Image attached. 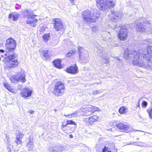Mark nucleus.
Instances as JSON below:
<instances>
[{"instance_id":"nucleus-1","label":"nucleus","mask_w":152,"mask_h":152,"mask_svg":"<svg viewBox=\"0 0 152 152\" xmlns=\"http://www.w3.org/2000/svg\"><path fill=\"white\" fill-rule=\"evenodd\" d=\"M142 53L135 50H130L128 49L125 50L123 57L128 62L132 61L133 64L148 69H152V57H149L145 55L142 59Z\"/></svg>"},{"instance_id":"nucleus-2","label":"nucleus","mask_w":152,"mask_h":152,"mask_svg":"<svg viewBox=\"0 0 152 152\" xmlns=\"http://www.w3.org/2000/svg\"><path fill=\"white\" fill-rule=\"evenodd\" d=\"M94 12H91L88 10L83 12L82 17L84 21L88 23L95 22L96 19L100 16V13L97 10H94Z\"/></svg>"},{"instance_id":"nucleus-3","label":"nucleus","mask_w":152,"mask_h":152,"mask_svg":"<svg viewBox=\"0 0 152 152\" xmlns=\"http://www.w3.org/2000/svg\"><path fill=\"white\" fill-rule=\"evenodd\" d=\"M97 7L102 10L111 9L115 6L116 2L114 0H96Z\"/></svg>"},{"instance_id":"nucleus-4","label":"nucleus","mask_w":152,"mask_h":152,"mask_svg":"<svg viewBox=\"0 0 152 152\" xmlns=\"http://www.w3.org/2000/svg\"><path fill=\"white\" fill-rule=\"evenodd\" d=\"M4 54L5 56H7V57H4V59L5 61L10 65L8 66L9 67L12 68L18 65V60L15 58L14 55L9 54V55L8 56L7 53H5Z\"/></svg>"},{"instance_id":"nucleus-5","label":"nucleus","mask_w":152,"mask_h":152,"mask_svg":"<svg viewBox=\"0 0 152 152\" xmlns=\"http://www.w3.org/2000/svg\"><path fill=\"white\" fill-rule=\"evenodd\" d=\"M65 89L64 84L61 82H58L54 86L53 93L56 96H60L64 93Z\"/></svg>"},{"instance_id":"nucleus-6","label":"nucleus","mask_w":152,"mask_h":152,"mask_svg":"<svg viewBox=\"0 0 152 152\" xmlns=\"http://www.w3.org/2000/svg\"><path fill=\"white\" fill-rule=\"evenodd\" d=\"M25 77V72L22 70L17 74L12 76L10 78V80L12 83H16L18 82L24 83L26 80Z\"/></svg>"},{"instance_id":"nucleus-7","label":"nucleus","mask_w":152,"mask_h":152,"mask_svg":"<svg viewBox=\"0 0 152 152\" xmlns=\"http://www.w3.org/2000/svg\"><path fill=\"white\" fill-rule=\"evenodd\" d=\"M16 43L15 41L11 38H9L6 40L5 44L7 53H13L16 47Z\"/></svg>"},{"instance_id":"nucleus-8","label":"nucleus","mask_w":152,"mask_h":152,"mask_svg":"<svg viewBox=\"0 0 152 152\" xmlns=\"http://www.w3.org/2000/svg\"><path fill=\"white\" fill-rule=\"evenodd\" d=\"M97 52L101 58V59L100 61L102 64H107L108 63V61L106 57L107 53L104 51L103 48L99 47L98 48ZM106 66H107V64H106Z\"/></svg>"},{"instance_id":"nucleus-9","label":"nucleus","mask_w":152,"mask_h":152,"mask_svg":"<svg viewBox=\"0 0 152 152\" xmlns=\"http://www.w3.org/2000/svg\"><path fill=\"white\" fill-rule=\"evenodd\" d=\"M128 29L125 26H121L118 34V37L121 40L124 41L127 39Z\"/></svg>"},{"instance_id":"nucleus-10","label":"nucleus","mask_w":152,"mask_h":152,"mask_svg":"<svg viewBox=\"0 0 152 152\" xmlns=\"http://www.w3.org/2000/svg\"><path fill=\"white\" fill-rule=\"evenodd\" d=\"M53 23L54 24L53 28L55 31H58L64 28L63 24L60 19L53 18L52 20Z\"/></svg>"},{"instance_id":"nucleus-11","label":"nucleus","mask_w":152,"mask_h":152,"mask_svg":"<svg viewBox=\"0 0 152 152\" xmlns=\"http://www.w3.org/2000/svg\"><path fill=\"white\" fill-rule=\"evenodd\" d=\"M111 12L112 17L110 18V20L112 22H116L123 15V14L119 12H115L114 11L111 10Z\"/></svg>"},{"instance_id":"nucleus-12","label":"nucleus","mask_w":152,"mask_h":152,"mask_svg":"<svg viewBox=\"0 0 152 152\" xmlns=\"http://www.w3.org/2000/svg\"><path fill=\"white\" fill-rule=\"evenodd\" d=\"M65 146L61 145H55L53 147H50L48 151L50 152H62L65 150Z\"/></svg>"},{"instance_id":"nucleus-13","label":"nucleus","mask_w":152,"mask_h":152,"mask_svg":"<svg viewBox=\"0 0 152 152\" xmlns=\"http://www.w3.org/2000/svg\"><path fill=\"white\" fill-rule=\"evenodd\" d=\"M117 129L120 131L125 132H128L130 131V127L128 125L120 123L116 125Z\"/></svg>"},{"instance_id":"nucleus-14","label":"nucleus","mask_w":152,"mask_h":152,"mask_svg":"<svg viewBox=\"0 0 152 152\" xmlns=\"http://www.w3.org/2000/svg\"><path fill=\"white\" fill-rule=\"evenodd\" d=\"M32 91L28 88H24L20 93L21 96L25 98L30 96L31 95Z\"/></svg>"},{"instance_id":"nucleus-15","label":"nucleus","mask_w":152,"mask_h":152,"mask_svg":"<svg viewBox=\"0 0 152 152\" xmlns=\"http://www.w3.org/2000/svg\"><path fill=\"white\" fill-rule=\"evenodd\" d=\"M16 138L15 142L17 145H19L22 143V139L24 136V134L20 132H18L16 134Z\"/></svg>"},{"instance_id":"nucleus-16","label":"nucleus","mask_w":152,"mask_h":152,"mask_svg":"<svg viewBox=\"0 0 152 152\" xmlns=\"http://www.w3.org/2000/svg\"><path fill=\"white\" fill-rule=\"evenodd\" d=\"M3 85L4 87L9 91L13 94H15L17 93V90L12 87L10 86V85L7 83L6 82L4 83Z\"/></svg>"},{"instance_id":"nucleus-17","label":"nucleus","mask_w":152,"mask_h":152,"mask_svg":"<svg viewBox=\"0 0 152 152\" xmlns=\"http://www.w3.org/2000/svg\"><path fill=\"white\" fill-rule=\"evenodd\" d=\"M78 69L76 65L75 66H70L67 68L66 72L69 73L75 74L77 73Z\"/></svg>"},{"instance_id":"nucleus-18","label":"nucleus","mask_w":152,"mask_h":152,"mask_svg":"<svg viewBox=\"0 0 152 152\" xmlns=\"http://www.w3.org/2000/svg\"><path fill=\"white\" fill-rule=\"evenodd\" d=\"M146 49V52L147 53L146 54L145 53H143L141 52L140 51H138L140 52V53H142V59H143V56H145V55H147V56H149V57H152V45H150L148 46L147 48ZM135 51L136 50H135Z\"/></svg>"},{"instance_id":"nucleus-19","label":"nucleus","mask_w":152,"mask_h":152,"mask_svg":"<svg viewBox=\"0 0 152 152\" xmlns=\"http://www.w3.org/2000/svg\"><path fill=\"white\" fill-rule=\"evenodd\" d=\"M38 20L35 18L34 17L32 16L31 17H28L27 20L26 21V23L27 24H32L33 23L32 26L33 27H34L36 25L34 23L37 22Z\"/></svg>"},{"instance_id":"nucleus-20","label":"nucleus","mask_w":152,"mask_h":152,"mask_svg":"<svg viewBox=\"0 0 152 152\" xmlns=\"http://www.w3.org/2000/svg\"><path fill=\"white\" fill-rule=\"evenodd\" d=\"M80 60L81 62L83 63L88 62V54H83L79 55Z\"/></svg>"},{"instance_id":"nucleus-21","label":"nucleus","mask_w":152,"mask_h":152,"mask_svg":"<svg viewBox=\"0 0 152 152\" xmlns=\"http://www.w3.org/2000/svg\"><path fill=\"white\" fill-rule=\"evenodd\" d=\"M26 147L29 149V150H32L33 149L34 147L33 139L31 136L29 137Z\"/></svg>"},{"instance_id":"nucleus-22","label":"nucleus","mask_w":152,"mask_h":152,"mask_svg":"<svg viewBox=\"0 0 152 152\" xmlns=\"http://www.w3.org/2000/svg\"><path fill=\"white\" fill-rule=\"evenodd\" d=\"M61 61L60 59H56L53 61V63L55 67L56 68L61 69L62 66L61 65Z\"/></svg>"},{"instance_id":"nucleus-23","label":"nucleus","mask_w":152,"mask_h":152,"mask_svg":"<svg viewBox=\"0 0 152 152\" xmlns=\"http://www.w3.org/2000/svg\"><path fill=\"white\" fill-rule=\"evenodd\" d=\"M136 28L138 31L143 32L146 30V28L141 23H137Z\"/></svg>"},{"instance_id":"nucleus-24","label":"nucleus","mask_w":152,"mask_h":152,"mask_svg":"<svg viewBox=\"0 0 152 152\" xmlns=\"http://www.w3.org/2000/svg\"><path fill=\"white\" fill-rule=\"evenodd\" d=\"M90 118V125H92L94 122L98 121L99 120V117L94 115L89 118Z\"/></svg>"},{"instance_id":"nucleus-25","label":"nucleus","mask_w":152,"mask_h":152,"mask_svg":"<svg viewBox=\"0 0 152 152\" xmlns=\"http://www.w3.org/2000/svg\"><path fill=\"white\" fill-rule=\"evenodd\" d=\"M92 107L93 106L92 105H90L87 106L85 107V111L86 115H91L92 113Z\"/></svg>"},{"instance_id":"nucleus-26","label":"nucleus","mask_w":152,"mask_h":152,"mask_svg":"<svg viewBox=\"0 0 152 152\" xmlns=\"http://www.w3.org/2000/svg\"><path fill=\"white\" fill-rule=\"evenodd\" d=\"M20 15L16 12H14L13 13L10 14L9 15V18H12L13 20L15 21L17 20L20 16Z\"/></svg>"},{"instance_id":"nucleus-27","label":"nucleus","mask_w":152,"mask_h":152,"mask_svg":"<svg viewBox=\"0 0 152 152\" xmlns=\"http://www.w3.org/2000/svg\"><path fill=\"white\" fill-rule=\"evenodd\" d=\"M79 55H83V54H88L87 51L83 48L80 46L77 48Z\"/></svg>"},{"instance_id":"nucleus-28","label":"nucleus","mask_w":152,"mask_h":152,"mask_svg":"<svg viewBox=\"0 0 152 152\" xmlns=\"http://www.w3.org/2000/svg\"><path fill=\"white\" fill-rule=\"evenodd\" d=\"M42 54L44 57L43 59L45 60H46L50 56V55L48 54V50H45L43 51Z\"/></svg>"},{"instance_id":"nucleus-29","label":"nucleus","mask_w":152,"mask_h":152,"mask_svg":"<svg viewBox=\"0 0 152 152\" xmlns=\"http://www.w3.org/2000/svg\"><path fill=\"white\" fill-rule=\"evenodd\" d=\"M110 34L108 32L105 31L104 32V34H102V37L103 38H104V40H106L108 38H110Z\"/></svg>"},{"instance_id":"nucleus-30","label":"nucleus","mask_w":152,"mask_h":152,"mask_svg":"<svg viewBox=\"0 0 152 152\" xmlns=\"http://www.w3.org/2000/svg\"><path fill=\"white\" fill-rule=\"evenodd\" d=\"M43 38L45 42H47L50 38V36L48 34H45L43 36Z\"/></svg>"},{"instance_id":"nucleus-31","label":"nucleus","mask_w":152,"mask_h":152,"mask_svg":"<svg viewBox=\"0 0 152 152\" xmlns=\"http://www.w3.org/2000/svg\"><path fill=\"white\" fill-rule=\"evenodd\" d=\"M75 53V51L74 50H71L66 54V56L67 57H69L73 54Z\"/></svg>"},{"instance_id":"nucleus-32","label":"nucleus","mask_w":152,"mask_h":152,"mask_svg":"<svg viewBox=\"0 0 152 152\" xmlns=\"http://www.w3.org/2000/svg\"><path fill=\"white\" fill-rule=\"evenodd\" d=\"M126 108L124 107H121L119 110V112L121 114H123L124 113Z\"/></svg>"},{"instance_id":"nucleus-33","label":"nucleus","mask_w":152,"mask_h":152,"mask_svg":"<svg viewBox=\"0 0 152 152\" xmlns=\"http://www.w3.org/2000/svg\"><path fill=\"white\" fill-rule=\"evenodd\" d=\"M147 112L148 113L150 117L152 119V108L147 109Z\"/></svg>"},{"instance_id":"nucleus-34","label":"nucleus","mask_w":152,"mask_h":152,"mask_svg":"<svg viewBox=\"0 0 152 152\" xmlns=\"http://www.w3.org/2000/svg\"><path fill=\"white\" fill-rule=\"evenodd\" d=\"M99 29L97 26H94L92 27V30L93 31L96 32L98 31Z\"/></svg>"},{"instance_id":"nucleus-35","label":"nucleus","mask_w":152,"mask_h":152,"mask_svg":"<svg viewBox=\"0 0 152 152\" xmlns=\"http://www.w3.org/2000/svg\"><path fill=\"white\" fill-rule=\"evenodd\" d=\"M90 118H84L83 120L84 123L86 124L89 125H90Z\"/></svg>"},{"instance_id":"nucleus-36","label":"nucleus","mask_w":152,"mask_h":152,"mask_svg":"<svg viewBox=\"0 0 152 152\" xmlns=\"http://www.w3.org/2000/svg\"><path fill=\"white\" fill-rule=\"evenodd\" d=\"M21 12L23 14V15L24 16H26L28 14V12L27 10H22Z\"/></svg>"},{"instance_id":"nucleus-37","label":"nucleus","mask_w":152,"mask_h":152,"mask_svg":"<svg viewBox=\"0 0 152 152\" xmlns=\"http://www.w3.org/2000/svg\"><path fill=\"white\" fill-rule=\"evenodd\" d=\"M67 124H73L75 126L76 125V124L72 120H68L67 121Z\"/></svg>"},{"instance_id":"nucleus-38","label":"nucleus","mask_w":152,"mask_h":152,"mask_svg":"<svg viewBox=\"0 0 152 152\" xmlns=\"http://www.w3.org/2000/svg\"><path fill=\"white\" fill-rule=\"evenodd\" d=\"M100 92V91L99 90H94L93 91L92 94L93 95H95L99 94Z\"/></svg>"},{"instance_id":"nucleus-39","label":"nucleus","mask_w":152,"mask_h":152,"mask_svg":"<svg viewBox=\"0 0 152 152\" xmlns=\"http://www.w3.org/2000/svg\"><path fill=\"white\" fill-rule=\"evenodd\" d=\"M147 102L145 101H143L142 104V106L143 107H145L147 105Z\"/></svg>"},{"instance_id":"nucleus-40","label":"nucleus","mask_w":152,"mask_h":152,"mask_svg":"<svg viewBox=\"0 0 152 152\" xmlns=\"http://www.w3.org/2000/svg\"><path fill=\"white\" fill-rule=\"evenodd\" d=\"M92 113H94V112L98 111V108L95 106H93L92 107Z\"/></svg>"},{"instance_id":"nucleus-41","label":"nucleus","mask_w":152,"mask_h":152,"mask_svg":"<svg viewBox=\"0 0 152 152\" xmlns=\"http://www.w3.org/2000/svg\"><path fill=\"white\" fill-rule=\"evenodd\" d=\"M77 113H72V114H69L68 115H66L65 114L64 115V116H65L66 117H68L69 118H71L72 117V115H74V114H76Z\"/></svg>"},{"instance_id":"nucleus-42","label":"nucleus","mask_w":152,"mask_h":152,"mask_svg":"<svg viewBox=\"0 0 152 152\" xmlns=\"http://www.w3.org/2000/svg\"><path fill=\"white\" fill-rule=\"evenodd\" d=\"M6 139L7 140V146H8V142H10L9 143H10V144L11 145H12V143L9 141V137L8 136H6Z\"/></svg>"},{"instance_id":"nucleus-43","label":"nucleus","mask_w":152,"mask_h":152,"mask_svg":"<svg viewBox=\"0 0 152 152\" xmlns=\"http://www.w3.org/2000/svg\"><path fill=\"white\" fill-rule=\"evenodd\" d=\"M108 148L107 147H104L103 149L102 152H111L110 151H107Z\"/></svg>"},{"instance_id":"nucleus-44","label":"nucleus","mask_w":152,"mask_h":152,"mask_svg":"<svg viewBox=\"0 0 152 152\" xmlns=\"http://www.w3.org/2000/svg\"><path fill=\"white\" fill-rule=\"evenodd\" d=\"M116 26V23H114V26H110V28H112L113 29H114L115 28Z\"/></svg>"},{"instance_id":"nucleus-45","label":"nucleus","mask_w":152,"mask_h":152,"mask_svg":"<svg viewBox=\"0 0 152 152\" xmlns=\"http://www.w3.org/2000/svg\"><path fill=\"white\" fill-rule=\"evenodd\" d=\"M67 125V124H64V122L63 123L62 125L61 126V127L63 128H64V127L66 126Z\"/></svg>"},{"instance_id":"nucleus-46","label":"nucleus","mask_w":152,"mask_h":152,"mask_svg":"<svg viewBox=\"0 0 152 152\" xmlns=\"http://www.w3.org/2000/svg\"><path fill=\"white\" fill-rule=\"evenodd\" d=\"M138 146H141V147H143V146H145L144 145H142L141 144V143L140 142H138V143H137L136 144Z\"/></svg>"},{"instance_id":"nucleus-47","label":"nucleus","mask_w":152,"mask_h":152,"mask_svg":"<svg viewBox=\"0 0 152 152\" xmlns=\"http://www.w3.org/2000/svg\"><path fill=\"white\" fill-rule=\"evenodd\" d=\"M69 1L71 2L72 5H73L75 4L74 0H69Z\"/></svg>"},{"instance_id":"nucleus-48","label":"nucleus","mask_w":152,"mask_h":152,"mask_svg":"<svg viewBox=\"0 0 152 152\" xmlns=\"http://www.w3.org/2000/svg\"><path fill=\"white\" fill-rule=\"evenodd\" d=\"M7 52L6 51H5V50H2V49L0 50V52H1L4 53V52Z\"/></svg>"},{"instance_id":"nucleus-49","label":"nucleus","mask_w":152,"mask_h":152,"mask_svg":"<svg viewBox=\"0 0 152 152\" xmlns=\"http://www.w3.org/2000/svg\"><path fill=\"white\" fill-rule=\"evenodd\" d=\"M44 28H41L40 31H41V32H42L44 31Z\"/></svg>"},{"instance_id":"nucleus-50","label":"nucleus","mask_w":152,"mask_h":152,"mask_svg":"<svg viewBox=\"0 0 152 152\" xmlns=\"http://www.w3.org/2000/svg\"><path fill=\"white\" fill-rule=\"evenodd\" d=\"M69 136L70 138H72L73 137V136L72 134L69 135Z\"/></svg>"},{"instance_id":"nucleus-51","label":"nucleus","mask_w":152,"mask_h":152,"mask_svg":"<svg viewBox=\"0 0 152 152\" xmlns=\"http://www.w3.org/2000/svg\"><path fill=\"white\" fill-rule=\"evenodd\" d=\"M137 107H140L139 102V103L138 104V105L137 106Z\"/></svg>"},{"instance_id":"nucleus-52","label":"nucleus","mask_w":152,"mask_h":152,"mask_svg":"<svg viewBox=\"0 0 152 152\" xmlns=\"http://www.w3.org/2000/svg\"><path fill=\"white\" fill-rule=\"evenodd\" d=\"M110 25H108V26L107 27V26H106V27L107 28H108L110 27Z\"/></svg>"},{"instance_id":"nucleus-53","label":"nucleus","mask_w":152,"mask_h":152,"mask_svg":"<svg viewBox=\"0 0 152 152\" xmlns=\"http://www.w3.org/2000/svg\"><path fill=\"white\" fill-rule=\"evenodd\" d=\"M34 113V111H31L30 112V113L31 114H32L33 113Z\"/></svg>"},{"instance_id":"nucleus-54","label":"nucleus","mask_w":152,"mask_h":152,"mask_svg":"<svg viewBox=\"0 0 152 152\" xmlns=\"http://www.w3.org/2000/svg\"><path fill=\"white\" fill-rule=\"evenodd\" d=\"M117 59L118 60H119V61H121V60H120V59L119 58H118L117 57Z\"/></svg>"},{"instance_id":"nucleus-55","label":"nucleus","mask_w":152,"mask_h":152,"mask_svg":"<svg viewBox=\"0 0 152 152\" xmlns=\"http://www.w3.org/2000/svg\"><path fill=\"white\" fill-rule=\"evenodd\" d=\"M96 84H101V81H100L99 83H96Z\"/></svg>"}]
</instances>
